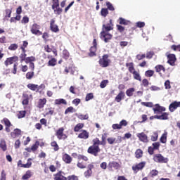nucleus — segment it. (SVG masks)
Here are the masks:
<instances>
[{
  "label": "nucleus",
  "instance_id": "1",
  "mask_svg": "<svg viewBox=\"0 0 180 180\" xmlns=\"http://www.w3.org/2000/svg\"><path fill=\"white\" fill-rule=\"evenodd\" d=\"M153 110L155 115H160L156 117L158 120H168V116H169V113L168 112H165V107H162L160 105V104H155V108H153Z\"/></svg>",
  "mask_w": 180,
  "mask_h": 180
},
{
  "label": "nucleus",
  "instance_id": "2",
  "mask_svg": "<svg viewBox=\"0 0 180 180\" xmlns=\"http://www.w3.org/2000/svg\"><path fill=\"white\" fill-rule=\"evenodd\" d=\"M99 144V138L93 139V146H91L88 148L87 153L91 155H94V157H98L99 152L101 151Z\"/></svg>",
  "mask_w": 180,
  "mask_h": 180
},
{
  "label": "nucleus",
  "instance_id": "3",
  "mask_svg": "<svg viewBox=\"0 0 180 180\" xmlns=\"http://www.w3.org/2000/svg\"><path fill=\"white\" fill-rule=\"evenodd\" d=\"M125 65L126 68H128L130 74L133 75L134 79H136V81H141V76L140 75V72L136 70V68H134V63L133 62L127 63Z\"/></svg>",
  "mask_w": 180,
  "mask_h": 180
},
{
  "label": "nucleus",
  "instance_id": "4",
  "mask_svg": "<svg viewBox=\"0 0 180 180\" xmlns=\"http://www.w3.org/2000/svg\"><path fill=\"white\" fill-rule=\"evenodd\" d=\"M98 64L102 68H106V67H109L110 64V59H109V55L104 54L102 58L99 59Z\"/></svg>",
  "mask_w": 180,
  "mask_h": 180
},
{
  "label": "nucleus",
  "instance_id": "5",
  "mask_svg": "<svg viewBox=\"0 0 180 180\" xmlns=\"http://www.w3.org/2000/svg\"><path fill=\"white\" fill-rule=\"evenodd\" d=\"M30 32L32 34H35V36H41L43 32L40 31V25L37 23H34L30 28Z\"/></svg>",
  "mask_w": 180,
  "mask_h": 180
},
{
  "label": "nucleus",
  "instance_id": "6",
  "mask_svg": "<svg viewBox=\"0 0 180 180\" xmlns=\"http://www.w3.org/2000/svg\"><path fill=\"white\" fill-rule=\"evenodd\" d=\"M153 160L160 164H167V162H168V159L160 153L154 155Z\"/></svg>",
  "mask_w": 180,
  "mask_h": 180
},
{
  "label": "nucleus",
  "instance_id": "7",
  "mask_svg": "<svg viewBox=\"0 0 180 180\" xmlns=\"http://www.w3.org/2000/svg\"><path fill=\"white\" fill-rule=\"evenodd\" d=\"M113 37V35L108 33V31H102L101 32V39L105 41V43H109L110 40H112V38Z\"/></svg>",
  "mask_w": 180,
  "mask_h": 180
},
{
  "label": "nucleus",
  "instance_id": "8",
  "mask_svg": "<svg viewBox=\"0 0 180 180\" xmlns=\"http://www.w3.org/2000/svg\"><path fill=\"white\" fill-rule=\"evenodd\" d=\"M146 162H141L136 165H134L132 166V170L134 171V172L137 174L139 171H142L144 167H146Z\"/></svg>",
  "mask_w": 180,
  "mask_h": 180
},
{
  "label": "nucleus",
  "instance_id": "9",
  "mask_svg": "<svg viewBox=\"0 0 180 180\" xmlns=\"http://www.w3.org/2000/svg\"><path fill=\"white\" fill-rule=\"evenodd\" d=\"M113 30V20L110 19L109 22L107 24H103L102 27V32H110Z\"/></svg>",
  "mask_w": 180,
  "mask_h": 180
},
{
  "label": "nucleus",
  "instance_id": "10",
  "mask_svg": "<svg viewBox=\"0 0 180 180\" xmlns=\"http://www.w3.org/2000/svg\"><path fill=\"white\" fill-rule=\"evenodd\" d=\"M1 123H4L5 131L6 133H11V127L12 126V123L9 120V119L5 117L1 120Z\"/></svg>",
  "mask_w": 180,
  "mask_h": 180
},
{
  "label": "nucleus",
  "instance_id": "11",
  "mask_svg": "<svg viewBox=\"0 0 180 180\" xmlns=\"http://www.w3.org/2000/svg\"><path fill=\"white\" fill-rule=\"evenodd\" d=\"M56 137H58V140H65L67 139V135L64 134V127L59 128L56 131Z\"/></svg>",
  "mask_w": 180,
  "mask_h": 180
},
{
  "label": "nucleus",
  "instance_id": "12",
  "mask_svg": "<svg viewBox=\"0 0 180 180\" xmlns=\"http://www.w3.org/2000/svg\"><path fill=\"white\" fill-rule=\"evenodd\" d=\"M19 57L14 56L10 58H7L6 60L4 61V65L6 67H8V65H12L13 63H16V61H18Z\"/></svg>",
  "mask_w": 180,
  "mask_h": 180
},
{
  "label": "nucleus",
  "instance_id": "13",
  "mask_svg": "<svg viewBox=\"0 0 180 180\" xmlns=\"http://www.w3.org/2000/svg\"><path fill=\"white\" fill-rule=\"evenodd\" d=\"M120 164L116 161H111L108 165V169L110 171H113L114 169H119L120 168Z\"/></svg>",
  "mask_w": 180,
  "mask_h": 180
},
{
  "label": "nucleus",
  "instance_id": "14",
  "mask_svg": "<svg viewBox=\"0 0 180 180\" xmlns=\"http://www.w3.org/2000/svg\"><path fill=\"white\" fill-rule=\"evenodd\" d=\"M65 173L62 170H60L56 174H53V180H67L68 177H65Z\"/></svg>",
  "mask_w": 180,
  "mask_h": 180
},
{
  "label": "nucleus",
  "instance_id": "15",
  "mask_svg": "<svg viewBox=\"0 0 180 180\" xmlns=\"http://www.w3.org/2000/svg\"><path fill=\"white\" fill-rule=\"evenodd\" d=\"M32 97L33 96H32V94L29 95L27 93H23L22 105H23V106H27V105H29V101H30V98Z\"/></svg>",
  "mask_w": 180,
  "mask_h": 180
},
{
  "label": "nucleus",
  "instance_id": "16",
  "mask_svg": "<svg viewBox=\"0 0 180 180\" xmlns=\"http://www.w3.org/2000/svg\"><path fill=\"white\" fill-rule=\"evenodd\" d=\"M95 168V166H94L93 164H89L87 166V170L84 172V175L85 178H89L90 176H92V169Z\"/></svg>",
  "mask_w": 180,
  "mask_h": 180
},
{
  "label": "nucleus",
  "instance_id": "17",
  "mask_svg": "<svg viewBox=\"0 0 180 180\" xmlns=\"http://www.w3.org/2000/svg\"><path fill=\"white\" fill-rule=\"evenodd\" d=\"M56 20L54 19L51 20L50 22V30L51 32H53V33H58L60 32V29L58 28V25H56Z\"/></svg>",
  "mask_w": 180,
  "mask_h": 180
},
{
  "label": "nucleus",
  "instance_id": "18",
  "mask_svg": "<svg viewBox=\"0 0 180 180\" xmlns=\"http://www.w3.org/2000/svg\"><path fill=\"white\" fill-rule=\"evenodd\" d=\"M72 157H73V158H77L78 161H81V160H82L85 162H86L87 161H89V159L88 158V157L84 155H78V153H72Z\"/></svg>",
  "mask_w": 180,
  "mask_h": 180
},
{
  "label": "nucleus",
  "instance_id": "19",
  "mask_svg": "<svg viewBox=\"0 0 180 180\" xmlns=\"http://www.w3.org/2000/svg\"><path fill=\"white\" fill-rule=\"evenodd\" d=\"M167 63L169 64V65H172V67L175 65V61H176L175 54L170 53L167 55Z\"/></svg>",
  "mask_w": 180,
  "mask_h": 180
},
{
  "label": "nucleus",
  "instance_id": "20",
  "mask_svg": "<svg viewBox=\"0 0 180 180\" xmlns=\"http://www.w3.org/2000/svg\"><path fill=\"white\" fill-rule=\"evenodd\" d=\"M180 101H174L169 105V112H175L179 108Z\"/></svg>",
  "mask_w": 180,
  "mask_h": 180
},
{
  "label": "nucleus",
  "instance_id": "21",
  "mask_svg": "<svg viewBox=\"0 0 180 180\" xmlns=\"http://www.w3.org/2000/svg\"><path fill=\"white\" fill-rule=\"evenodd\" d=\"M78 139H82L83 140H87L89 139V132L86 130H82L77 136Z\"/></svg>",
  "mask_w": 180,
  "mask_h": 180
},
{
  "label": "nucleus",
  "instance_id": "22",
  "mask_svg": "<svg viewBox=\"0 0 180 180\" xmlns=\"http://www.w3.org/2000/svg\"><path fill=\"white\" fill-rule=\"evenodd\" d=\"M137 137L139 139L140 141L148 143V136H147V134H145L144 132L137 134Z\"/></svg>",
  "mask_w": 180,
  "mask_h": 180
},
{
  "label": "nucleus",
  "instance_id": "23",
  "mask_svg": "<svg viewBox=\"0 0 180 180\" xmlns=\"http://www.w3.org/2000/svg\"><path fill=\"white\" fill-rule=\"evenodd\" d=\"M124 96H126L124 91H120L115 98V102H117L118 103L122 102V100L124 99Z\"/></svg>",
  "mask_w": 180,
  "mask_h": 180
},
{
  "label": "nucleus",
  "instance_id": "24",
  "mask_svg": "<svg viewBox=\"0 0 180 180\" xmlns=\"http://www.w3.org/2000/svg\"><path fill=\"white\" fill-rule=\"evenodd\" d=\"M63 161L65 162V164H71L72 162V158L70 157V155L65 153L62 157Z\"/></svg>",
  "mask_w": 180,
  "mask_h": 180
},
{
  "label": "nucleus",
  "instance_id": "25",
  "mask_svg": "<svg viewBox=\"0 0 180 180\" xmlns=\"http://www.w3.org/2000/svg\"><path fill=\"white\" fill-rule=\"evenodd\" d=\"M46 103H47V99H46V98H40L37 103V108L39 109H43V108H44V105H46Z\"/></svg>",
  "mask_w": 180,
  "mask_h": 180
},
{
  "label": "nucleus",
  "instance_id": "26",
  "mask_svg": "<svg viewBox=\"0 0 180 180\" xmlns=\"http://www.w3.org/2000/svg\"><path fill=\"white\" fill-rule=\"evenodd\" d=\"M155 70L156 72H159L160 77H162V73H160L161 71H163V72H165V68L162 65H158L155 67Z\"/></svg>",
  "mask_w": 180,
  "mask_h": 180
},
{
  "label": "nucleus",
  "instance_id": "27",
  "mask_svg": "<svg viewBox=\"0 0 180 180\" xmlns=\"http://www.w3.org/2000/svg\"><path fill=\"white\" fill-rule=\"evenodd\" d=\"M32 176H33V172H32V171H30V170H27L25 172V174L22 176V179L27 180V179L32 178Z\"/></svg>",
  "mask_w": 180,
  "mask_h": 180
},
{
  "label": "nucleus",
  "instance_id": "28",
  "mask_svg": "<svg viewBox=\"0 0 180 180\" xmlns=\"http://www.w3.org/2000/svg\"><path fill=\"white\" fill-rule=\"evenodd\" d=\"M22 134V131L19 129H15L11 133V137L15 139V137H18Z\"/></svg>",
  "mask_w": 180,
  "mask_h": 180
},
{
  "label": "nucleus",
  "instance_id": "29",
  "mask_svg": "<svg viewBox=\"0 0 180 180\" xmlns=\"http://www.w3.org/2000/svg\"><path fill=\"white\" fill-rule=\"evenodd\" d=\"M134 92H136V89L134 87L129 88L126 91V95L127 96H129V98L133 96L134 95Z\"/></svg>",
  "mask_w": 180,
  "mask_h": 180
},
{
  "label": "nucleus",
  "instance_id": "30",
  "mask_svg": "<svg viewBox=\"0 0 180 180\" xmlns=\"http://www.w3.org/2000/svg\"><path fill=\"white\" fill-rule=\"evenodd\" d=\"M108 137V134L104 133L101 136V141L99 140V146H105L106 145V138Z\"/></svg>",
  "mask_w": 180,
  "mask_h": 180
},
{
  "label": "nucleus",
  "instance_id": "31",
  "mask_svg": "<svg viewBox=\"0 0 180 180\" xmlns=\"http://www.w3.org/2000/svg\"><path fill=\"white\" fill-rule=\"evenodd\" d=\"M96 50H97L96 46H91L90 48V52L89 53V56L95 57V56H96Z\"/></svg>",
  "mask_w": 180,
  "mask_h": 180
},
{
  "label": "nucleus",
  "instance_id": "32",
  "mask_svg": "<svg viewBox=\"0 0 180 180\" xmlns=\"http://www.w3.org/2000/svg\"><path fill=\"white\" fill-rule=\"evenodd\" d=\"M28 89L37 92V84L30 83L27 85Z\"/></svg>",
  "mask_w": 180,
  "mask_h": 180
},
{
  "label": "nucleus",
  "instance_id": "33",
  "mask_svg": "<svg viewBox=\"0 0 180 180\" xmlns=\"http://www.w3.org/2000/svg\"><path fill=\"white\" fill-rule=\"evenodd\" d=\"M168 136V133L167 132H165L162 134L160 139V143H162V144H165V143H167V137Z\"/></svg>",
  "mask_w": 180,
  "mask_h": 180
},
{
  "label": "nucleus",
  "instance_id": "34",
  "mask_svg": "<svg viewBox=\"0 0 180 180\" xmlns=\"http://www.w3.org/2000/svg\"><path fill=\"white\" fill-rule=\"evenodd\" d=\"M57 65V59L55 58H52L51 60L48 62V67H54Z\"/></svg>",
  "mask_w": 180,
  "mask_h": 180
},
{
  "label": "nucleus",
  "instance_id": "35",
  "mask_svg": "<svg viewBox=\"0 0 180 180\" xmlns=\"http://www.w3.org/2000/svg\"><path fill=\"white\" fill-rule=\"evenodd\" d=\"M55 105H67V101L64 98L56 99Z\"/></svg>",
  "mask_w": 180,
  "mask_h": 180
},
{
  "label": "nucleus",
  "instance_id": "36",
  "mask_svg": "<svg viewBox=\"0 0 180 180\" xmlns=\"http://www.w3.org/2000/svg\"><path fill=\"white\" fill-rule=\"evenodd\" d=\"M34 61H36V57L30 56L26 58L25 63V64H30L31 63H34Z\"/></svg>",
  "mask_w": 180,
  "mask_h": 180
},
{
  "label": "nucleus",
  "instance_id": "37",
  "mask_svg": "<svg viewBox=\"0 0 180 180\" xmlns=\"http://www.w3.org/2000/svg\"><path fill=\"white\" fill-rule=\"evenodd\" d=\"M143 150L141 149H137L136 151H135V157L137 159H140L143 157Z\"/></svg>",
  "mask_w": 180,
  "mask_h": 180
},
{
  "label": "nucleus",
  "instance_id": "38",
  "mask_svg": "<svg viewBox=\"0 0 180 180\" xmlns=\"http://www.w3.org/2000/svg\"><path fill=\"white\" fill-rule=\"evenodd\" d=\"M77 167L80 168V169H85V168H86V165L85 162H81V160H78Z\"/></svg>",
  "mask_w": 180,
  "mask_h": 180
},
{
  "label": "nucleus",
  "instance_id": "39",
  "mask_svg": "<svg viewBox=\"0 0 180 180\" xmlns=\"http://www.w3.org/2000/svg\"><path fill=\"white\" fill-rule=\"evenodd\" d=\"M84 128V124L83 123H78L75 127H74V131L75 133L79 131L82 129Z\"/></svg>",
  "mask_w": 180,
  "mask_h": 180
},
{
  "label": "nucleus",
  "instance_id": "40",
  "mask_svg": "<svg viewBox=\"0 0 180 180\" xmlns=\"http://www.w3.org/2000/svg\"><path fill=\"white\" fill-rule=\"evenodd\" d=\"M27 54H26V51H22V53H20L19 58L20 60V63H23V61L26 60Z\"/></svg>",
  "mask_w": 180,
  "mask_h": 180
},
{
  "label": "nucleus",
  "instance_id": "41",
  "mask_svg": "<svg viewBox=\"0 0 180 180\" xmlns=\"http://www.w3.org/2000/svg\"><path fill=\"white\" fill-rule=\"evenodd\" d=\"M22 19V15H16L15 17H11L10 18L11 23H16V20L19 21Z\"/></svg>",
  "mask_w": 180,
  "mask_h": 180
},
{
  "label": "nucleus",
  "instance_id": "42",
  "mask_svg": "<svg viewBox=\"0 0 180 180\" xmlns=\"http://www.w3.org/2000/svg\"><path fill=\"white\" fill-rule=\"evenodd\" d=\"M27 46H29V42H27V41H23L22 45L20 47V50L22 51H27L26 49L27 48Z\"/></svg>",
  "mask_w": 180,
  "mask_h": 180
},
{
  "label": "nucleus",
  "instance_id": "43",
  "mask_svg": "<svg viewBox=\"0 0 180 180\" xmlns=\"http://www.w3.org/2000/svg\"><path fill=\"white\" fill-rule=\"evenodd\" d=\"M101 15L103 18H106V16L109 15V11L108 10V8H101Z\"/></svg>",
  "mask_w": 180,
  "mask_h": 180
},
{
  "label": "nucleus",
  "instance_id": "44",
  "mask_svg": "<svg viewBox=\"0 0 180 180\" xmlns=\"http://www.w3.org/2000/svg\"><path fill=\"white\" fill-rule=\"evenodd\" d=\"M74 112H77V110L75 109L74 107L70 106V107H68V108L65 110V115H68V113H74Z\"/></svg>",
  "mask_w": 180,
  "mask_h": 180
},
{
  "label": "nucleus",
  "instance_id": "45",
  "mask_svg": "<svg viewBox=\"0 0 180 180\" xmlns=\"http://www.w3.org/2000/svg\"><path fill=\"white\" fill-rule=\"evenodd\" d=\"M51 147L53 148L54 151H58L60 150V147L58 146V144L57 143V141H53L51 143Z\"/></svg>",
  "mask_w": 180,
  "mask_h": 180
},
{
  "label": "nucleus",
  "instance_id": "46",
  "mask_svg": "<svg viewBox=\"0 0 180 180\" xmlns=\"http://www.w3.org/2000/svg\"><path fill=\"white\" fill-rule=\"evenodd\" d=\"M130 23V21L123 18H119V24L120 25H127Z\"/></svg>",
  "mask_w": 180,
  "mask_h": 180
},
{
  "label": "nucleus",
  "instance_id": "47",
  "mask_svg": "<svg viewBox=\"0 0 180 180\" xmlns=\"http://www.w3.org/2000/svg\"><path fill=\"white\" fill-rule=\"evenodd\" d=\"M0 148H1V150L3 151H6L7 148H6V141H5V140H1L0 142Z\"/></svg>",
  "mask_w": 180,
  "mask_h": 180
},
{
  "label": "nucleus",
  "instance_id": "48",
  "mask_svg": "<svg viewBox=\"0 0 180 180\" xmlns=\"http://www.w3.org/2000/svg\"><path fill=\"white\" fill-rule=\"evenodd\" d=\"M59 6H60L59 0H52V9H56V8H58Z\"/></svg>",
  "mask_w": 180,
  "mask_h": 180
},
{
  "label": "nucleus",
  "instance_id": "49",
  "mask_svg": "<svg viewBox=\"0 0 180 180\" xmlns=\"http://www.w3.org/2000/svg\"><path fill=\"white\" fill-rule=\"evenodd\" d=\"M46 110L47 112L45 113V116H49V115L53 116V115H54V110H53L52 108H46Z\"/></svg>",
  "mask_w": 180,
  "mask_h": 180
},
{
  "label": "nucleus",
  "instance_id": "50",
  "mask_svg": "<svg viewBox=\"0 0 180 180\" xmlns=\"http://www.w3.org/2000/svg\"><path fill=\"white\" fill-rule=\"evenodd\" d=\"M63 57L65 60H68L70 58V52L67 49L63 51Z\"/></svg>",
  "mask_w": 180,
  "mask_h": 180
},
{
  "label": "nucleus",
  "instance_id": "51",
  "mask_svg": "<svg viewBox=\"0 0 180 180\" xmlns=\"http://www.w3.org/2000/svg\"><path fill=\"white\" fill-rule=\"evenodd\" d=\"M39 146H40V142L39 141H37L34 145L32 146L31 150L34 153L39 148Z\"/></svg>",
  "mask_w": 180,
  "mask_h": 180
},
{
  "label": "nucleus",
  "instance_id": "52",
  "mask_svg": "<svg viewBox=\"0 0 180 180\" xmlns=\"http://www.w3.org/2000/svg\"><path fill=\"white\" fill-rule=\"evenodd\" d=\"M18 47L19 46L18 45V44H11L8 46V50H11V51H15V50H18Z\"/></svg>",
  "mask_w": 180,
  "mask_h": 180
},
{
  "label": "nucleus",
  "instance_id": "53",
  "mask_svg": "<svg viewBox=\"0 0 180 180\" xmlns=\"http://www.w3.org/2000/svg\"><path fill=\"white\" fill-rule=\"evenodd\" d=\"M30 161H32V158H29L26 164L22 165V168H30L32 167V162Z\"/></svg>",
  "mask_w": 180,
  "mask_h": 180
},
{
  "label": "nucleus",
  "instance_id": "54",
  "mask_svg": "<svg viewBox=\"0 0 180 180\" xmlns=\"http://www.w3.org/2000/svg\"><path fill=\"white\" fill-rule=\"evenodd\" d=\"M154 75V70H148L145 72V77H147L148 78H151Z\"/></svg>",
  "mask_w": 180,
  "mask_h": 180
},
{
  "label": "nucleus",
  "instance_id": "55",
  "mask_svg": "<svg viewBox=\"0 0 180 180\" xmlns=\"http://www.w3.org/2000/svg\"><path fill=\"white\" fill-rule=\"evenodd\" d=\"M25 116H26V110L19 111L18 114L17 115L18 119H23Z\"/></svg>",
  "mask_w": 180,
  "mask_h": 180
},
{
  "label": "nucleus",
  "instance_id": "56",
  "mask_svg": "<svg viewBox=\"0 0 180 180\" xmlns=\"http://www.w3.org/2000/svg\"><path fill=\"white\" fill-rule=\"evenodd\" d=\"M78 119H79L80 120H88V119H89V115L88 114H80L78 115Z\"/></svg>",
  "mask_w": 180,
  "mask_h": 180
},
{
  "label": "nucleus",
  "instance_id": "57",
  "mask_svg": "<svg viewBox=\"0 0 180 180\" xmlns=\"http://www.w3.org/2000/svg\"><path fill=\"white\" fill-rule=\"evenodd\" d=\"M34 77V72L31 71L26 73L25 77L27 79H32Z\"/></svg>",
  "mask_w": 180,
  "mask_h": 180
},
{
  "label": "nucleus",
  "instance_id": "58",
  "mask_svg": "<svg viewBox=\"0 0 180 180\" xmlns=\"http://www.w3.org/2000/svg\"><path fill=\"white\" fill-rule=\"evenodd\" d=\"M157 175H158L157 169H153L149 173V176H150V178H154V176H157Z\"/></svg>",
  "mask_w": 180,
  "mask_h": 180
},
{
  "label": "nucleus",
  "instance_id": "59",
  "mask_svg": "<svg viewBox=\"0 0 180 180\" xmlns=\"http://www.w3.org/2000/svg\"><path fill=\"white\" fill-rule=\"evenodd\" d=\"M44 89H46V85L44 84H41L39 86L37 84V92L41 94Z\"/></svg>",
  "mask_w": 180,
  "mask_h": 180
},
{
  "label": "nucleus",
  "instance_id": "60",
  "mask_svg": "<svg viewBox=\"0 0 180 180\" xmlns=\"http://www.w3.org/2000/svg\"><path fill=\"white\" fill-rule=\"evenodd\" d=\"M91 99H94V93H89L87 94L85 98L86 102H88L89 101H91Z\"/></svg>",
  "mask_w": 180,
  "mask_h": 180
},
{
  "label": "nucleus",
  "instance_id": "61",
  "mask_svg": "<svg viewBox=\"0 0 180 180\" xmlns=\"http://www.w3.org/2000/svg\"><path fill=\"white\" fill-rule=\"evenodd\" d=\"M151 141H157L158 140V133L154 132L153 135L150 136Z\"/></svg>",
  "mask_w": 180,
  "mask_h": 180
},
{
  "label": "nucleus",
  "instance_id": "62",
  "mask_svg": "<svg viewBox=\"0 0 180 180\" xmlns=\"http://www.w3.org/2000/svg\"><path fill=\"white\" fill-rule=\"evenodd\" d=\"M152 146H153L154 150H160L161 143L160 142H154L152 143Z\"/></svg>",
  "mask_w": 180,
  "mask_h": 180
},
{
  "label": "nucleus",
  "instance_id": "63",
  "mask_svg": "<svg viewBox=\"0 0 180 180\" xmlns=\"http://www.w3.org/2000/svg\"><path fill=\"white\" fill-rule=\"evenodd\" d=\"M0 180H6V172H5V170L1 171Z\"/></svg>",
  "mask_w": 180,
  "mask_h": 180
},
{
  "label": "nucleus",
  "instance_id": "64",
  "mask_svg": "<svg viewBox=\"0 0 180 180\" xmlns=\"http://www.w3.org/2000/svg\"><path fill=\"white\" fill-rule=\"evenodd\" d=\"M67 180H79V179H78L77 176L72 174V175L68 176L67 178Z\"/></svg>",
  "mask_w": 180,
  "mask_h": 180
}]
</instances>
